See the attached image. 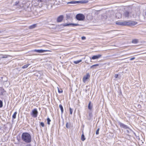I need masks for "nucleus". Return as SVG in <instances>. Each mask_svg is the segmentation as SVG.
<instances>
[{"mask_svg":"<svg viewBox=\"0 0 146 146\" xmlns=\"http://www.w3.org/2000/svg\"><path fill=\"white\" fill-rule=\"evenodd\" d=\"M145 15H146V12H145Z\"/></svg>","mask_w":146,"mask_h":146,"instance_id":"obj_42","label":"nucleus"},{"mask_svg":"<svg viewBox=\"0 0 146 146\" xmlns=\"http://www.w3.org/2000/svg\"><path fill=\"white\" fill-rule=\"evenodd\" d=\"M59 108H60L62 113L63 112V108L62 105L60 104L59 106Z\"/></svg>","mask_w":146,"mask_h":146,"instance_id":"obj_20","label":"nucleus"},{"mask_svg":"<svg viewBox=\"0 0 146 146\" xmlns=\"http://www.w3.org/2000/svg\"><path fill=\"white\" fill-rule=\"evenodd\" d=\"M63 26H68L69 25H72L73 27H75L79 25L78 24H73V23H69V24H64L62 25Z\"/></svg>","mask_w":146,"mask_h":146,"instance_id":"obj_6","label":"nucleus"},{"mask_svg":"<svg viewBox=\"0 0 146 146\" xmlns=\"http://www.w3.org/2000/svg\"><path fill=\"white\" fill-rule=\"evenodd\" d=\"M115 76L116 78H117L118 76V75L117 74H115Z\"/></svg>","mask_w":146,"mask_h":146,"instance_id":"obj_35","label":"nucleus"},{"mask_svg":"<svg viewBox=\"0 0 146 146\" xmlns=\"http://www.w3.org/2000/svg\"><path fill=\"white\" fill-rule=\"evenodd\" d=\"M76 18L78 20L83 21L85 19V16L82 14L79 13L76 15Z\"/></svg>","mask_w":146,"mask_h":146,"instance_id":"obj_2","label":"nucleus"},{"mask_svg":"<svg viewBox=\"0 0 146 146\" xmlns=\"http://www.w3.org/2000/svg\"><path fill=\"white\" fill-rule=\"evenodd\" d=\"M116 17L118 19L121 17V14L119 13H117L116 14Z\"/></svg>","mask_w":146,"mask_h":146,"instance_id":"obj_17","label":"nucleus"},{"mask_svg":"<svg viewBox=\"0 0 146 146\" xmlns=\"http://www.w3.org/2000/svg\"><path fill=\"white\" fill-rule=\"evenodd\" d=\"M90 76L89 74L88 73L86 75L84 76L83 78V81L84 82H85L86 80L88 79L89 77Z\"/></svg>","mask_w":146,"mask_h":146,"instance_id":"obj_7","label":"nucleus"},{"mask_svg":"<svg viewBox=\"0 0 146 146\" xmlns=\"http://www.w3.org/2000/svg\"><path fill=\"white\" fill-rule=\"evenodd\" d=\"M68 123H67L66 124V127H67V128H68Z\"/></svg>","mask_w":146,"mask_h":146,"instance_id":"obj_37","label":"nucleus"},{"mask_svg":"<svg viewBox=\"0 0 146 146\" xmlns=\"http://www.w3.org/2000/svg\"><path fill=\"white\" fill-rule=\"evenodd\" d=\"M38 113V111L36 109H34L32 110L31 113V115L34 117H36L37 116Z\"/></svg>","mask_w":146,"mask_h":146,"instance_id":"obj_4","label":"nucleus"},{"mask_svg":"<svg viewBox=\"0 0 146 146\" xmlns=\"http://www.w3.org/2000/svg\"><path fill=\"white\" fill-rule=\"evenodd\" d=\"M29 65H30V64H25V65H24L22 67V68H23V69L26 68H27L28 66Z\"/></svg>","mask_w":146,"mask_h":146,"instance_id":"obj_24","label":"nucleus"},{"mask_svg":"<svg viewBox=\"0 0 146 146\" xmlns=\"http://www.w3.org/2000/svg\"><path fill=\"white\" fill-rule=\"evenodd\" d=\"M19 3V1H17L15 2V4L14 5H17Z\"/></svg>","mask_w":146,"mask_h":146,"instance_id":"obj_32","label":"nucleus"},{"mask_svg":"<svg viewBox=\"0 0 146 146\" xmlns=\"http://www.w3.org/2000/svg\"><path fill=\"white\" fill-rule=\"evenodd\" d=\"M126 25L133 26L136 25L137 24V23L134 21H126Z\"/></svg>","mask_w":146,"mask_h":146,"instance_id":"obj_3","label":"nucleus"},{"mask_svg":"<svg viewBox=\"0 0 146 146\" xmlns=\"http://www.w3.org/2000/svg\"><path fill=\"white\" fill-rule=\"evenodd\" d=\"M17 114V112L16 111H15L14 112V113L13 114V119H15L16 117V115Z\"/></svg>","mask_w":146,"mask_h":146,"instance_id":"obj_25","label":"nucleus"},{"mask_svg":"<svg viewBox=\"0 0 146 146\" xmlns=\"http://www.w3.org/2000/svg\"><path fill=\"white\" fill-rule=\"evenodd\" d=\"M36 26V24H33L32 25L30 26L29 27V29H33L35 28Z\"/></svg>","mask_w":146,"mask_h":146,"instance_id":"obj_16","label":"nucleus"},{"mask_svg":"<svg viewBox=\"0 0 146 146\" xmlns=\"http://www.w3.org/2000/svg\"><path fill=\"white\" fill-rule=\"evenodd\" d=\"M35 52H36L39 53L44 52L46 51H48V50H33Z\"/></svg>","mask_w":146,"mask_h":146,"instance_id":"obj_9","label":"nucleus"},{"mask_svg":"<svg viewBox=\"0 0 146 146\" xmlns=\"http://www.w3.org/2000/svg\"><path fill=\"white\" fill-rule=\"evenodd\" d=\"M22 140L27 143H29L31 141V135L27 133H23L21 136Z\"/></svg>","mask_w":146,"mask_h":146,"instance_id":"obj_1","label":"nucleus"},{"mask_svg":"<svg viewBox=\"0 0 146 146\" xmlns=\"http://www.w3.org/2000/svg\"><path fill=\"white\" fill-rule=\"evenodd\" d=\"M99 65L98 64H96L90 66V68L92 69H96V67Z\"/></svg>","mask_w":146,"mask_h":146,"instance_id":"obj_12","label":"nucleus"},{"mask_svg":"<svg viewBox=\"0 0 146 146\" xmlns=\"http://www.w3.org/2000/svg\"><path fill=\"white\" fill-rule=\"evenodd\" d=\"M89 116H91L92 115V114L91 113H89Z\"/></svg>","mask_w":146,"mask_h":146,"instance_id":"obj_38","label":"nucleus"},{"mask_svg":"<svg viewBox=\"0 0 146 146\" xmlns=\"http://www.w3.org/2000/svg\"><path fill=\"white\" fill-rule=\"evenodd\" d=\"M58 92L59 93H61L62 92V90H59L58 88Z\"/></svg>","mask_w":146,"mask_h":146,"instance_id":"obj_31","label":"nucleus"},{"mask_svg":"<svg viewBox=\"0 0 146 146\" xmlns=\"http://www.w3.org/2000/svg\"><path fill=\"white\" fill-rule=\"evenodd\" d=\"M100 130V128H98V129L97 130L96 133V135H98L99 134V131Z\"/></svg>","mask_w":146,"mask_h":146,"instance_id":"obj_29","label":"nucleus"},{"mask_svg":"<svg viewBox=\"0 0 146 146\" xmlns=\"http://www.w3.org/2000/svg\"><path fill=\"white\" fill-rule=\"evenodd\" d=\"M135 58V57H132V58H130V60H134Z\"/></svg>","mask_w":146,"mask_h":146,"instance_id":"obj_34","label":"nucleus"},{"mask_svg":"<svg viewBox=\"0 0 146 146\" xmlns=\"http://www.w3.org/2000/svg\"><path fill=\"white\" fill-rule=\"evenodd\" d=\"M79 3V1H72L68 2L67 3L68 4H75L78 3Z\"/></svg>","mask_w":146,"mask_h":146,"instance_id":"obj_14","label":"nucleus"},{"mask_svg":"<svg viewBox=\"0 0 146 146\" xmlns=\"http://www.w3.org/2000/svg\"><path fill=\"white\" fill-rule=\"evenodd\" d=\"M116 24L120 25H126V21L117 22Z\"/></svg>","mask_w":146,"mask_h":146,"instance_id":"obj_8","label":"nucleus"},{"mask_svg":"<svg viewBox=\"0 0 146 146\" xmlns=\"http://www.w3.org/2000/svg\"><path fill=\"white\" fill-rule=\"evenodd\" d=\"M51 121V120L49 119V118H47V123L48 125L50 124V122Z\"/></svg>","mask_w":146,"mask_h":146,"instance_id":"obj_26","label":"nucleus"},{"mask_svg":"<svg viewBox=\"0 0 146 146\" xmlns=\"http://www.w3.org/2000/svg\"><path fill=\"white\" fill-rule=\"evenodd\" d=\"M70 109V114L72 115V113L73 110L71 109L70 108H69Z\"/></svg>","mask_w":146,"mask_h":146,"instance_id":"obj_27","label":"nucleus"},{"mask_svg":"<svg viewBox=\"0 0 146 146\" xmlns=\"http://www.w3.org/2000/svg\"><path fill=\"white\" fill-rule=\"evenodd\" d=\"M91 102H90L88 104V109L90 110H91L93 106L92 105H91Z\"/></svg>","mask_w":146,"mask_h":146,"instance_id":"obj_15","label":"nucleus"},{"mask_svg":"<svg viewBox=\"0 0 146 146\" xmlns=\"http://www.w3.org/2000/svg\"><path fill=\"white\" fill-rule=\"evenodd\" d=\"M1 33V31H0V33Z\"/></svg>","mask_w":146,"mask_h":146,"instance_id":"obj_41","label":"nucleus"},{"mask_svg":"<svg viewBox=\"0 0 146 146\" xmlns=\"http://www.w3.org/2000/svg\"><path fill=\"white\" fill-rule=\"evenodd\" d=\"M102 56V55L100 54H98L97 55H94L92 56V57H88V59H92V60H95L98 59L100 58Z\"/></svg>","mask_w":146,"mask_h":146,"instance_id":"obj_5","label":"nucleus"},{"mask_svg":"<svg viewBox=\"0 0 146 146\" xmlns=\"http://www.w3.org/2000/svg\"><path fill=\"white\" fill-rule=\"evenodd\" d=\"M88 1H86V3H88Z\"/></svg>","mask_w":146,"mask_h":146,"instance_id":"obj_40","label":"nucleus"},{"mask_svg":"<svg viewBox=\"0 0 146 146\" xmlns=\"http://www.w3.org/2000/svg\"><path fill=\"white\" fill-rule=\"evenodd\" d=\"M86 139L85 137L84 133L82 134L81 135V140L82 141H84Z\"/></svg>","mask_w":146,"mask_h":146,"instance_id":"obj_23","label":"nucleus"},{"mask_svg":"<svg viewBox=\"0 0 146 146\" xmlns=\"http://www.w3.org/2000/svg\"><path fill=\"white\" fill-rule=\"evenodd\" d=\"M85 62L86 63L88 64V61L87 60H86L85 61Z\"/></svg>","mask_w":146,"mask_h":146,"instance_id":"obj_36","label":"nucleus"},{"mask_svg":"<svg viewBox=\"0 0 146 146\" xmlns=\"http://www.w3.org/2000/svg\"><path fill=\"white\" fill-rule=\"evenodd\" d=\"M82 134H83V133H84L83 129H82Z\"/></svg>","mask_w":146,"mask_h":146,"instance_id":"obj_39","label":"nucleus"},{"mask_svg":"<svg viewBox=\"0 0 146 146\" xmlns=\"http://www.w3.org/2000/svg\"><path fill=\"white\" fill-rule=\"evenodd\" d=\"M63 17L62 15H60L57 19V21L58 22H61L63 20Z\"/></svg>","mask_w":146,"mask_h":146,"instance_id":"obj_11","label":"nucleus"},{"mask_svg":"<svg viewBox=\"0 0 146 146\" xmlns=\"http://www.w3.org/2000/svg\"><path fill=\"white\" fill-rule=\"evenodd\" d=\"M138 42V40L137 39H134L132 40V42L133 43L136 44Z\"/></svg>","mask_w":146,"mask_h":146,"instance_id":"obj_19","label":"nucleus"},{"mask_svg":"<svg viewBox=\"0 0 146 146\" xmlns=\"http://www.w3.org/2000/svg\"><path fill=\"white\" fill-rule=\"evenodd\" d=\"M81 38L82 40H84L86 39V37L84 36H82V37Z\"/></svg>","mask_w":146,"mask_h":146,"instance_id":"obj_33","label":"nucleus"},{"mask_svg":"<svg viewBox=\"0 0 146 146\" xmlns=\"http://www.w3.org/2000/svg\"><path fill=\"white\" fill-rule=\"evenodd\" d=\"M8 55H7L0 54V59L1 58H5L8 57Z\"/></svg>","mask_w":146,"mask_h":146,"instance_id":"obj_13","label":"nucleus"},{"mask_svg":"<svg viewBox=\"0 0 146 146\" xmlns=\"http://www.w3.org/2000/svg\"><path fill=\"white\" fill-rule=\"evenodd\" d=\"M131 14V13L127 11L124 12L123 14V16L125 17H128Z\"/></svg>","mask_w":146,"mask_h":146,"instance_id":"obj_10","label":"nucleus"},{"mask_svg":"<svg viewBox=\"0 0 146 146\" xmlns=\"http://www.w3.org/2000/svg\"><path fill=\"white\" fill-rule=\"evenodd\" d=\"M119 124L120 125L121 127L122 128H127L126 127V125H125L124 124H123V123H120Z\"/></svg>","mask_w":146,"mask_h":146,"instance_id":"obj_21","label":"nucleus"},{"mask_svg":"<svg viewBox=\"0 0 146 146\" xmlns=\"http://www.w3.org/2000/svg\"><path fill=\"white\" fill-rule=\"evenodd\" d=\"M82 61V60H78L75 61L74 62V63L75 64H78L81 62Z\"/></svg>","mask_w":146,"mask_h":146,"instance_id":"obj_22","label":"nucleus"},{"mask_svg":"<svg viewBox=\"0 0 146 146\" xmlns=\"http://www.w3.org/2000/svg\"><path fill=\"white\" fill-rule=\"evenodd\" d=\"M128 129H126L125 131V132L126 133L128 134L129 133V132L131 133L132 132V131L130 129V128H128Z\"/></svg>","mask_w":146,"mask_h":146,"instance_id":"obj_18","label":"nucleus"},{"mask_svg":"<svg viewBox=\"0 0 146 146\" xmlns=\"http://www.w3.org/2000/svg\"><path fill=\"white\" fill-rule=\"evenodd\" d=\"M3 106L2 101L0 100V108H1Z\"/></svg>","mask_w":146,"mask_h":146,"instance_id":"obj_28","label":"nucleus"},{"mask_svg":"<svg viewBox=\"0 0 146 146\" xmlns=\"http://www.w3.org/2000/svg\"><path fill=\"white\" fill-rule=\"evenodd\" d=\"M40 125L42 127H44V124L43 122H41L40 123Z\"/></svg>","mask_w":146,"mask_h":146,"instance_id":"obj_30","label":"nucleus"}]
</instances>
